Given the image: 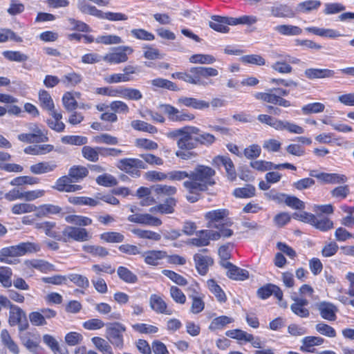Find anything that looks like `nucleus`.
<instances>
[{"instance_id":"obj_1","label":"nucleus","mask_w":354,"mask_h":354,"mask_svg":"<svg viewBox=\"0 0 354 354\" xmlns=\"http://www.w3.org/2000/svg\"><path fill=\"white\" fill-rule=\"evenodd\" d=\"M214 169L204 165H198L189 171V179L183 183V187L189 192L186 196L188 201L195 203L199 199V193L208 189L215 184Z\"/></svg>"},{"instance_id":"obj_2","label":"nucleus","mask_w":354,"mask_h":354,"mask_svg":"<svg viewBox=\"0 0 354 354\" xmlns=\"http://www.w3.org/2000/svg\"><path fill=\"white\" fill-rule=\"evenodd\" d=\"M218 75V71L214 68L198 66L192 67L185 72L174 73L171 77L191 84L206 86L209 83L205 80Z\"/></svg>"},{"instance_id":"obj_3","label":"nucleus","mask_w":354,"mask_h":354,"mask_svg":"<svg viewBox=\"0 0 354 354\" xmlns=\"http://www.w3.org/2000/svg\"><path fill=\"white\" fill-rule=\"evenodd\" d=\"M257 120L262 124H267L277 131H287L290 133L302 134L304 129L288 120H282L267 114H260Z\"/></svg>"},{"instance_id":"obj_4","label":"nucleus","mask_w":354,"mask_h":354,"mask_svg":"<svg viewBox=\"0 0 354 354\" xmlns=\"http://www.w3.org/2000/svg\"><path fill=\"white\" fill-rule=\"evenodd\" d=\"M125 331L126 326L120 322L109 324L106 329V338L115 348L122 349L124 347L123 333Z\"/></svg>"},{"instance_id":"obj_5","label":"nucleus","mask_w":354,"mask_h":354,"mask_svg":"<svg viewBox=\"0 0 354 354\" xmlns=\"http://www.w3.org/2000/svg\"><path fill=\"white\" fill-rule=\"evenodd\" d=\"M200 133V129L194 126L183 127L181 138H178L176 145L180 149L192 150L196 148V136Z\"/></svg>"},{"instance_id":"obj_6","label":"nucleus","mask_w":354,"mask_h":354,"mask_svg":"<svg viewBox=\"0 0 354 354\" xmlns=\"http://www.w3.org/2000/svg\"><path fill=\"white\" fill-rule=\"evenodd\" d=\"M160 109L167 115L169 120L174 122L192 121L195 118L194 114L185 110H178L169 104H160Z\"/></svg>"},{"instance_id":"obj_7","label":"nucleus","mask_w":354,"mask_h":354,"mask_svg":"<svg viewBox=\"0 0 354 354\" xmlns=\"http://www.w3.org/2000/svg\"><path fill=\"white\" fill-rule=\"evenodd\" d=\"M92 239V234L84 227L67 225L62 231V239L64 242L75 241H88Z\"/></svg>"},{"instance_id":"obj_8","label":"nucleus","mask_w":354,"mask_h":354,"mask_svg":"<svg viewBox=\"0 0 354 354\" xmlns=\"http://www.w3.org/2000/svg\"><path fill=\"white\" fill-rule=\"evenodd\" d=\"M309 175L325 184L341 185L346 183L348 180L346 175L337 173L318 172L316 170H312L310 171Z\"/></svg>"},{"instance_id":"obj_9","label":"nucleus","mask_w":354,"mask_h":354,"mask_svg":"<svg viewBox=\"0 0 354 354\" xmlns=\"http://www.w3.org/2000/svg\"><path fill=\"white\" fill-rule=\"evenodd\" d=\"M218 235L214 233V231L211 230H200L196 234V237H194L189 241V243L196 247L207 246L209 244L210 240H218Z\"/></svg>"},{"instance_id":"obj_10","label":"nucleus","mask_w":354,"mask_h":354,"mask_svg":"<svg viewBox=\"0 0 354 354\" xmlns=\"http://www.w3.org/2000/svg\"><path fill=\"white\" fill-rule=\"evenodd\" d=\"M130 46H122L118 48L113 53L106 54L103 57V60L110 64H120L125 62L128 59V55L133 53Z\"/></svg>"},{"instance_id":"obj_11","label":"nucleus","mask_w":354,"mask_h":354,"mask_svg":"<svg viewBox=\"0 0 354 354\" xmlns=\"http://www.w3.org/2000/svg\"><path fill=\"white\" fill-rule=\"evenodd\" d=\"M228 215V211L225 209H218L207 212L205 214V218L207 221V227L209 228H218L223 224L225 218Z\"/></svg>"},{"instance_id":"obj_12","label":"nucleus","mask_w":354,"mask_h":354,"mask_svg":"<svg viewBox=\"0 0 354 354\" xmlns=\"http://www.w3.org/2000/svg\"><path fill=\"white\" fill-rule=\"evenodd\" d=\"M254 97L259 100H261L265 102L278 104L283 107H289L291 106L290 101L283 98L282 97L277 95L274 93L272 92H258L254 94Z\"/></svg>"},{"instance_id":"obj_13","label":"nucleus","mask_w":354,"mask_h":354,"mask_svg":"<svg viewBox=\"0 0 354 354\" xmlns=\"http://www.w3.org/2000/svg\"><path fill=\"white\" fill-rule=\"evenodd\" d=\"M213 163L217 167H224L227 178L233 181L236 178V173L234 163L231 158L227 156H217L213 159Z\"/></svg>"},{"instance_id":"obj_14","label":"nucleus","mask_w":354,"mask_h":354,"mask_svg":"<svg viewBox=\"0 0 354 354\" xmlns=\"http://www.w3.org/2000/svg\"><path fill=\"white\" fill-rule=\"evenodd\" d=\"M142 257L146 264L156 266L160 265L162 260L167 257V253L164 250H150L143 252Z\"/></svg>"},{"instance_id":"obj_15","label":"nucleus","mask_w":354,"mask_h":354,"mask_svg":"<svg viewBox=\"0 0 354 354\" xmlns=\"http://www.w3.org/2000/svg\"><path fill=\"white\" fill-rule=\"evenodd\" d=\"M19 338L21 344L30 352H35L39 347L40 336L36 333L24 332Z\"/></svg>"},{"instance_id":"obj_16","label":"nucleus","mask_w":354,"mask_h":354,"mask_svg":"<svg viewBox=\"0 0 354 354\" xmlns=\"http://www.w3.org/2000/svg\"><path fill=\"white\" fill-rule=\"evenodd\" d=\"M149 306L153 311L158 314L170 315L173 313L171 309L167 308V305L162 298L156 294L150 296Z\"/></svg>"},{"instance_id":"obj_17","label":"nucleus","mask_w":354,"mask_h":354,"mask_svg":"<svg viewBox=\"0 0 354 354\" xmlns=\"http://www.w3.org/2000/svg\"><path fill=\"white\" fill-rule=\"evenodd\" d=\"M177 104L198 110H203L209 107V103L205 100L184 96L178 99Z\"/></svg>"},{"instance_id":"obj_18","label":"nucleus","mask_w":354,"mask_h":354,"mask_svg":"<svg viewBox=\"0 0 354 354\" xmlns=\"http://www.w3.org/2000/svg\"><path fill=\"white\" fill-rule=\"evenodd\" d=\"M317 309L323 319L328 321H335L336 319L337 308L333 304L325 301L321 302L317 304Z\"/></svg>"},{"instance_id":"obj_19","label":"nucleus","mask_w":354,"mask_h":354,"mask_svg":"<svg viewBox=\"0 0 354 354\" xmlns=\"http://www.w3.org/2000/svg\"><path fill=\"white\" fill-rule=\"evenodd\" d=\"M305 76L310 80L333 77L335 73L328 68H308L304 72Z\"/></svg>"},{"instance_id":"obj_20","label":"nucleus","mask_w":354,"mask_h":354,"mask_svg":"<svg viewBox=\"0 0 354 354\" xmlns=\"http://www.w3.org/2000/svg\"><path fill=\"white\" fill-rule=\"evenodd\" d=\"M306 30L315 35L329 39H335L342 36L339 31L332 28H324L313 26L306 28Z\"/></svg>"},{"instance_id":"obj_21","label":"nucleus","mask_w":354,"mask_h":354,"mask_svg":"<svg viewBox=\"0 0 354 354\" xmlns=\"http://www.w3.org/2000/svg\"><path fill=\"white\" fill-rule=\"evenodd\" d=\"M225 268H227V275L232 279L243 281L249 277L248 270L234 266L230 262L226 263Z\"/></svg>"},{"instance_id":"obj_22","label":"nucleus","mask_w":354,"mask_h":354,"mask_svg":"<svg viewBox=\"0 0 354 354\" xmlns=\"http://www.w3.org/2000/svg\"><path fill=\"white\" fill-rule=\"evenodd\" d=\"M24 264L28 268H35L44 273L54 270L53 265L42 259L26 260Z\"/></svg>"},{"instance_id":"obj_23","label":"nucleus","mask_w":354,"mask_h":354,"mask_svg":"<svg viewBox=\"0 0 354 354\" xmlns=\"http://www.w3.org/2000/svg\"><path fill=\"white\" fill-rule=\"evenodd\" d=\"M118 167L129 172L132 168L146 169V165L142 160L138 158H124L119 161Z\"/></svg>"},{"instance_id":"obj_24","label":"nucleus","mask_w":354,"mask_h":354,"mask_svg":"<svg viewBox=\"0 0 354 354\" xmlns=\"http://www.w3.org/2000/svg\"><path fill=\"white\" fill-rule=\"evenodd\" d=\"M196 267L198 272L204 275L207 272V268L213 263V260L208 256H203L201 254H196L194 257Z\"/></svg>"},{"instance_id":"obj_25","label":"nucleus","mask_w":354,"mask_h":354,"mask_svg":"<svg viewBox=\"0 0 354 354\" xmlns=\"http://www.w3.org/2000/svg\"><path fill=\"white\" fill-rule=\"evenodd\" d=\"M274 30L283 36H297L302 33V29L297 26L282 24L276 26Z\"/></svg>"},{"instance_id":"obj_26","label":"nucleus","mask_w":354,"mask_h":354,"mask_svg":"<svg viewBox=\"0 0 354 354\" xmlns=\"http://www.w3.org/2000/svg\"><path fill=\"white\" fill-rule=\"evenodd\" d=\"M322 5L319 0H307L299 3L295 8L298 13H309L317 10Z\"/></svg>"},{"instance_id":"obj_27","label":"nucleus","mask_w":354,"mask_h":354,"mask_svg":"<svg viewBox=\"0 0 354 354\" xmlns=\"http://www.w3.org/2000/svg\"><path fill=\"white\" fill-rule=\"evenodd\" d=\"M62 209L59 206L52 204H44L40 206H37L35 216L42 218L48 216L49 214H57L61 212Z\"/></svg>"},{"instance_id":"obj_28","label":"nucleus","mask_w":354,"mask_h":354,"mask_svg":"<svg viewBox=\"0 0 354 354\" xmlns=\"http://www.w3.org/2000/svg\"><path fill=\"white\" fill-rule=\"evenodd\" d=\"M57 165L49 162H41L30 167L31 173L37 175L43 174L53 171Z\"/></svg>"},{"instance_id":"obj_29","label":"nucleus","mask_w":354,"mask_h":354,"mask_svg":"<svg viewBox=\"0 0 354 354\" xmlns=\"http://www.w3.org/2000/svg\"><path fill=\"white\" fill-rule=\"evenodd\" d=\"M19 257L17 245L3 248L0 250V262L11 264L14 263L9 257Z\"/></svg>"},{"instance_id":"obj_30","label":"nucleus","mask_w":354,"mask_h":354,"mask_svg":"<svg viewBox=\"0 0 354 354\" xmlns=\"http://www.w3.org/2000/svg\"><path fill=\"white\" fill-rule=\"evenodd\" d=\"M44 342L50 348L55 354H68L65 347L60 346L57 341L50 335L43 336Z\"/></svg>"},{"instance_id":"obj_31","label":"nucleus","mask_w":354,"mask_h":354,"mask_svg":"<svg viewBox=\"0 0 354 354\" xmlns=\"http://www.w3.org/2000/svg\"><path fill=\"white\" fill-rule=\"evenodd\" d=\"M324 339L320 337L308 336L302 339V346L300 350L303 352H313L311 349L314 346H319L323 344Z\"/></svg>"},{"instance_id":"obj_32","label":"nucleus","mask_w":354,"mask_h":354,"mask_svg":"<svg viewBox=\"0 0 354 354\" xmlns=\"http://www.w3.org/2000/svg\"><path fill=\"white\" fill-rule=\"evenodd\" d=\"M151 84L156 88H165L169 91H179L178 86L167 79L158 77L151 80Z\"/></svg>"},{"instance_id":"obj_33","label":"nucleus","mask_w":354,"mask_h":354,"mask_svg":"<svg viewBox=\"0 0 354 354\" xmlns=\"http://www.w3.org/2000/svg\"><path fill=\"white\" fill-rule=\"evenodd\" d=\"M225 21V17L214 15L212 17V21H209V25L213 30L225 33L227 32L230 29Z\"/></svg>"},{"instance_id":"obj_34","label":"nucleus","mask_w":354,"mask_h":354,"mask_svg":"<svg viewBox=\"0 0 354 354\" xmlns=\"http://www.w3.org/2000/svg\"><path fill=\"white\" fill-rule=\"evenodd\" d=\"M1 339L3 344L14 354L19 353V348L17 344L13 341L8 331L6 329L1 332Z\"/></svg>"},{"instance_id":"obj_35","label":"nucleus","mask_w":354,"mask_h":354,"mask_svg":"<svg viewBox=\"0 0 354 354\" xmlns=\"http://www.w3.org/2000/svg\"><path fill=\"white\" fill-rule=\"evenodd\" d=\"M37 206L28 203H19L12 206L11 212L13 214H23L35 212Z\"/></svg>"},{"instance_id":"obj_36","label":"nucleus","mask_w":354,"mask_h":354,"mask_svg":"<svg viewBox=\"0 0 354 354\" xmlns=\"http://www.w3.org/2000/svg\"><path fill=\"white\" fill-rule=\"evenodd\" d=\"M207 288L214 295L219 302H225L227 299L226 295L221 288L214 279H209L207 281Z\"/></svg>"},{"instance_id":"obj_37","label":"nucleus","mask_w":354,"mask_h":354,"mask_svg":"<svg viewBox=\"0 0 354 354\" xmlns=\"http://www.w3.org/2000/svg\"><path fill=\"white\" fill-rule=\"evenodd\" d=\"M234 322V319L225 315L214 318L209 324V329L211 330H221L227 324Z\"/></svg>"},{"instance_id":"obj_38","label":"nucleus","mask_w":354,"mask_h":354,"mask_svg":"<svg viewBox=\"0 0 354 354\" xmlns=\"http://www.w3.org/2000/svg\"><path fill=\"white\" fill-rule=\"evenodd\" d=\"M17 245L19 257L29 253H35L40 250L39 245L32 242H22Z\"/></svg>"},{"instance_id":"obj_39","label":"nucleus","mask_w":354,"mask_h":354,"mask_svg":"<svg viewBox=\"0 0 354 354\" xmlns=\"http://www.w3.org/2000/svg\"><path fill=\"white\" fill-rule=\"evenodd\" d=\"M117 273L119 278L126 283H135L138 281V277L126 267H118Z\"/></svg>"},{"instance_id":"obj_40","label":"nucleus","mask_w":354,"mask_h":354,"mask_svg":"<svg viewBox=\"0 0 354 354\" xmlns=\"http://www.w3.org/2000/svg\"><path fill=\"white\" fill-rule=\"evenodd\" d=\"M23 317H25V313L19 307L12 305L10 308L9 324L10 326L19 324Z\"/></svg>"},{"instance_id":"obj_41","label":"nucleus","mask_w":354,"mask_h":354,"mask_svg":"<svg viewBox=\"0 0 354 354\" xmlns=\"http://www.w3.org/2000/svg\"><path fill=\"white\" fill-rule=\"evenodd\" d=\"M131 126L135 130L147 132L151 134H154L158 132V129L156 127L142 120H133L131 123Z\"/></svg>"},{"instance_id":"obj_42","label":"nucleus","mask_w":354,"mask_h":354,"mask_svg":"<svg viewBox=\"0 0 354 354\" xmlns=\"http://www.w3.org/2000/svg\"><path fill=\"white\" fill-rule=\"evenodd\" d=\"M65 221L71 224L76 225L79 227L88 226L92 224V219L81 215H68L65 217Z\"/></svg>"},{"instance_id":"obj_43","label":"nucleus","mask_w":354,"mask_h":354,"mask_svg":"<svg viewBox=\"0 0 354 354\" xmlns=\"http://www.w3.org/2000/svg\"><path fill=\"white\" fill-rule=\"evenodd\" d=\"M56 223L51 221L38 222L35 223V228L37 230H43L48 236L57 238V233L53 230Z\"/></svg>"},{"instance_id":"obj_44","label":"nucleus","mask_w":354,"mask_h":354,"mask_svg":"<svg viewBox=\"0 0 354 354\" xmlns=\"http://www.w3.org/2000/svg\"><path fill=\"white\" fill-rule=\"evenodd\" d=\"M39 101L41 106L47 111H52L55 108L54 102L50 93L45 90L39 91Z\"/></svg>"},{"instance_id":"obj_45","label":"nucleus","mask_w":354,"mask_h":354,"mask_svg":"<svg viewBox=\"0 0 354 354\" xmlns=\"http://www.w3.org/2000/svg\"><path fill=\"white\" fill-rule=\"evenodd\" d=\"M63 106L67 111H73L78 107L75 96L72 92H66L62 96Z\"/></svg>"},{"instance_id":"obj_46","label":"nucleus","mask_w":354,"mask_h":354,"mask_svg":"<svg viewBox=\"0 0 354 354\" xmlns=\"http://www.w3.org/2000/svg\"><path fill=\"white\" fill-rule=\"evenodd\" d=\"M14 41L15 42H22L23 39L15 32L9 28L0 29V43H6L8 41Z\"/></svg>"},{"instance_id":"obj_47","label":"nucleus","mask_w":354,"mask_h":354,"mask_svg":"<svg viewBox=\"0 0 354 354\" xmlns=\"http://www.w3.org/2000/svg\"><path fill=\"white\" fill-rule=\"evenodd\" d=\"M77 8L82 13L89 14L97 18L102 19L103 12L97 9L93 6L87 4L84 1H79Z\"/></svg>"},{"instance_id":"obj_48","label":"nucleus","mask_w":354,"mask_h":354,"mask_svg":"<svg viewBox=\"0 0 354 354\" xmlns=\"http://www.w3.org/2000/svg\"><path fill=\"white\" fill-rule=\"evenodd\" d=\"M134 331L140 334L151 335L158 332L159 329L157 326L147 324L138 323L131 326Z\"/></svg>"},{"instance_id":"obj_49","label":"nucleus","mask_w":354,"mask_h":354,"mask_svg":"<svg viewBox=\"0 0 354 354\" xmlns=\"http://www.w3.org/2000/svg\"><path fill=\"white\" fill-rule=\"evenodd\" d=\"M315 222H312V225L317 229L326 232L333 227V222L326 217H317L315 216Z\"/></svg>"},{"instance_id":"obj_50","label":"nucleus","mask_w":354,"mask_h":354,"mask_svg":"<svg viewBox=\"0 0 354 354\" xmlns=\"http://www.w3.org/2000/svg\"><path fill=\"white\" fill-rule=\"evenodd\" d=\"M88 174V171L85 167L73 166L70 169L68 176L71 178L74 179V181L78 182L85 178Z\"/></svg>"},{"instance_id":"obj_51","label":"nucleus","mask_w":354,"mask_h":354,"mask_svg":"<svg viewBox=\"0 0 354 354\" xmlns=\"http://www.w3.org/2000/svg\"><path fill=\"white\" fill-rule=\"evenodd\" d=\"M82 250L95 257H104L109 254L108 250L100 245H84Z\"/></svg>"},{"instance_id":"obj_52","label":"nucleus","mask_w":354,"mask_h":354,"mask_svg":"<svg viewBox=\"0 0 354 354\" xmlns=\"http://www.w3.org/2000/svg\"><path fill=\"white\" fill-rule=\"evenodd\" d=\"M91 341L95 346L103 354H113L111 346L103 338L94 337L91 339Z\"/></svg>"},{"instance_id":"obj_53","label":"nucleus","mask_w":354,"mask_h":354,"mask_svg":"<svg viewBox=\"0 0 354 354\" xmlns=\"http://www.w3.org/2000/svg\"><path fill=\"white\" fill-rule=\"evenodd\" d=\"M3 56L9 61L22 62L28 59V55L20 51L5 50L2 53Z\"/></svg>"},{"instance_id":"obj_54","label":"nucleus","mask_w":354,"mask_h":354,"mask_svg":"<svg viewBox=\"0 0 354 354\" xmlns=\"http://www.w3.org/2000/svg\"><path fill=\"white\" fill-rule=\"evenodd\" d=\"M195 140L196 141V147L198 145L209 146L214 143L216 138L211 133L202 132L200 130V133L196 136Z\"/></svg>"},{"instance_id":"obj_55","label":"nucleus","mask_w":354,"mask_h":354,"mask_svg":"<svg viewBox=\"0 0 354 354\" xmlns=\"http://www.w3.org/2000/svg\"><path fill=\"white\" fill-rule=\"evenodd\" d=\"M132 233L140 239H146L153 241H159L161 239L160 234L151 230L142 229H133Z\"/></svg>"},{"instance_id":"obj_56","label":"nucleus","mask_w":354,"mask_h":354,"mask_svg":"<svg viewBox=\"0 0 354 354\" xmlns=\"http://www.w3.org/2000/svg\"><path fill=\"white\" fill-rule=\"evenodd\" d=\"M271 14L275 17H291L294 14L286 5L272 6L270 8Z\"/></svg>"},{"instance_id":"obj_57","label":"nucleus","mask_w":354,"mask_h":354,"mask_svg":"<svg viewBox=\"0 0 354 354\" xmlns=\"http://www.w3.org/2000/svg\"><path fill=\"white\" fill-rule=\"evenodd\" d=\"M100 239L107 243H121L124 239V236L117 232H104L100 234Z\"/></svg>"},{"instance_id":"obj_58","label":"nucleus","mask_w":354,"mask_h":354,"mask_svg":"<svg viewBox=\"0 0 354 354\" xmlns=\"http://www.w3.org/2000/svg\"><path fill=\"white\" fill-rule=\"evenodd\" d=\"M95 41L97 44H103L105 45L119 44L123 42L122 38L115 35H105L98 36Z\"/></svg>"},{"instance_id":"obj_59","label":"nucleus","mask_w":354,"mask_h":354,"mask_svg":"<svg viewBox=\"0 0 354 354\" xmlns=\"http://www.w3.org/2000/svg\"><path fill=\"white\" fill-rule=\"evenodd\" d=\"M83 157L91 162H97L99 159L98 147H91L90 146H84L82 149Z\"/></svg>"},{"instance_id":"obj_60","label":"nucleus","mask_w":354,"mask_h":354,"mask_svg":"<svg viewBox=\"0 0 354 354\" xmlns=\"http://www.w3.org/2000/svg\"><path fill=\"white\" fill-rule=\"evenodd\" d=\"M66 277L67 279H68L80 288L86 289L89 287V281L85 276L79 274H70Z\"/></svg>"},{"instance_id":"obj_61","label":"nucleus","mask_w":354,"mask_h":354,"mask_svg":"<svg viewBox=\"0 0 354 354\" xmlns=\"http://www.w3.org/2000/svg\"><path fill=\"white\" fill-rule=\"evenodd\" d=\"M216 59L211 55L196 54L189 57V62L193 64H211Z\"/></svg>"},{"instance_id":"obj_62","label":"nucleus","mask_w":354,"mask_h":354,"mask_svg":"<svg viewBox=\"0 0 354 354\" xmlns=\"http://www.w3.org/2000/svg\"><path fill=\"white\" fill-rule=\"evenodd\" d=\"M61 140L64 144L80 146L86 144L88 138L81 136H65Z\"/></svg>"},{"instance_id":"obj_63","label":"nucleus","mask_w":354,"mask_h":354,"mask_svg":"<svg viewBox=\"0 0 354 354\" xmlns=\"http://www.w3.org/2000/svg\"><path fill=\"white\" fill-rule=\"evenodd\" d=\"M12 275V270L8 267L0 268V283L5 288L12 286L11 277Z\"/></svg>"},{"instance_id":"obj_64","label":"nucleus","mask_w":354,"mask_h":354,"mask_svg":"<svg viewBox=\"0 0 354 354\" xmlns=\"http://www.w3.org/2000/svg\"><path fill=\"white\" fill-rule=\"evenodd\" d=\"M255 194V187L248 185L244 187L236 188L234 191V195L237 198H250Z\"/></svg>"}]
</instances>
